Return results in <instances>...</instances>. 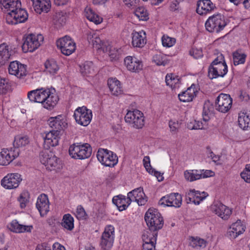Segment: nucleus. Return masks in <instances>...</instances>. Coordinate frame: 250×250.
I'll use <instances>...</instances> for the list:
<instances>
[{"label":"nucleus","mask_w":250,"mask_h":250,"mask_svg":"<svg viewBox=\"0 0 250 250\" xmlns=\"http://www.w3.org/2000/svg\"><path fill=\"white\" fill-rule=\"evenodd\" d=\"M145 220L150 231L157 232L164 225V220L161 214L155 208H149L146 212Z\"/></svg>","instance_id":"1"},{"label":"nucleus","mask_w":250,"mask_h":250,"mask_svg":"<svg viewBox=\"0 0 250 250\" xmlns=\"http://www.w3.org/2000/svg\"><path fill=\"white\" fill-rule=\"evenodd\" d=\"M92 153V148L87 143L81 144L75 143L69 148V153L72 158L76 159H84L89 157Z\"/></svg>","instance_id":"2"},{"label":"nucleus","mask_w":250,"mask_h":250,"mask_svg":"<svg viewBox=\"0 0 250 250\" xmlns=\"http://www.w3.org/2000/svg\"><path fill=\"white\" fill-rule=\"evenodd\" d=\"M227 25L225 17L221 14H217L208 18L205 23V27L209 32L218 33Z\"/></svg>","instance_id":"3"},{"label":"nucleus","mask_w":250,"mask_h":250,"mask_svg":"<svg viewBox=\"0 0 250 250\" xmlns=\"http://www.w3.org/2000/svg\"><path fill=\"white\" fill-rule=\"evenodd\" d=\"M115 237V229L113 226H106L101 237L100 246L102 250H110Z\"/></svg>","instance_id":"4"},{"label":"nucleus","mask_w":250,"mask_h":250,"mask_svg":"<svg viewBox=\"0 0 250 250\" xmlns=\"http://www.w3.org/2000/svg\"><path fill=\"white\" fill-rule=\"evenodd\" d=\"M97 157L99 161L104 166L113 167L118 163V157L112 151L104 148H99Z\"/></svg>","instance_id":"5"},{"label":"nucleus","mask_w":250,"mask_h":250,"mask_svg":"<svg viewBox=\"0 0 250 250\" xmlns=\"http://www.w3.org/2000/svg\"><path fill=\"white\" fill-rule=\"evenodd\" d=\"M43 41L42 35H35L33 34L28 35L24 39L22 48L24 52H33L37 49Z\"/></svg>","instance_id":"6"},{"label":"nucleus","mask_w":250,"mask_h":250,"mask_svg":"<svg viewBox=\"0 0 250 250\" xmlns=\"http://www.w3.org/2000/svg\"><path fill=\"white\" fill-rule=\"evenodd\" d=\"M73 116L78 124L85 126L91 122L92 111L84 106L79 107L74 111Z\"/></svg>","instance_id":"7"},{"label":"nucleus","mask_w":250,"mask_h":250,"mask_svg":"<svg viewBox=\"0 0 250 250\" xmlns=\"http://www.w3.org/2000/svg\"><path fill=\"white\" fill-rule=\"evenodd\" d=\"M11 13H7L6 15V21L9 24H17L20 23L25 22L28 17L27 11L21 7L13 11Z\"/></svg>","instance_id":"8"},{"label":"nucleus","mask_w":250,"mask_h":250,"mask_svg":"<svg viewBox=\"0 0 250 250\" xmlns=\"http://www.w3.org/2000/svg\"><path fill=\"white\" fill-rule=\"evenodd\" d=\"M126 123L132 124L136 128H142L145 124L143 113L136 109L133 111H128L125 117Z\"/></svg>","instance_id":"9"},{"label":"nucleus","mask_w":250,"mask_h":250,"mask_svg":"<svg viewBox=\"0 0 250 250\" xmlns=\"http://www.w3.org/2000/svg\"><path fill=\"white\" fill-rule=\"evenodd\" d=\"M56 44L57 47L61 49L62 53L66 56L71 55L76 50L75 43L68 36H65L57 40Z\"/></svg>","instance_id":"10"},{"label":"nucleus","mask_w":250,"mask_h":250,"mask_svg":"<svg viewBox=\"0 0 250 250\" xmlns=\"http://www.w3.org/2000/svg\"><path fill=\"white\" fill-rule=\"evenodd\" d=\"M232 104V99L229 95L221 93L216 100V109L221 112L227 113L231 108Z\"/></svg>","instance_id":"11"},{"label":"nucleus","mask_w":250,"mask_h":250,"mask_svg":"<svg viewBox=\"0 0 250 250\" xmlns=\"http://www.w3.org/2000/svg\"><path fill=\"white\" fill-rule=\"evenodd\" d=\"M182 202V198L181 194L172 193L162 197L159 201V204L164 207L179 208L181 206Z\"/></svg>","instance_id":"12"},{"label":"nucleus","mask_w":250,"mask_h":250,"mask_svg":"<svg viewBox=\"0 0 250 250\" xmlns=\"http://www.w3.org/2000/svg\"><path fill=\"white\" fill-rule=\"evenodd\" d=\"M22 179L19 173H9L1 181V186L6 189H14L18 188Z\"/></svg>","instance_id":"13"},{"label":"nucleus","mask_w":250,"mask_h":250,"mask_svg":"<svg viewBox=\"0 0 250 250\" xmlns=\"http://www.w3.org/2000/svg\"><path fill=\"white\" fill-rule=\"evenodd\" d=\"M211 210L212 212L225 220H228L232 213L230 209L218 201L213 203L211 206Z\"/></svg>","instance_id":"14"},{"label":"nucleus","mask_w":250,"mask_h":250,"mask_svg":"<svg viewBox=\"0 0 250 250\" xmlns=\"http://www.w3.org/2000/svg\"><path fill=\"white\" fill-rule=\"evenodd\" d=\"M19 155V149H8L4 148L0 152V165L6 166L9 164Z\"/></svg>","instance_id":"15"},{"label":"nucleus","mask_w":250,"mask_h":250,"mask_svg":"<svg viewBox=\"0 0 250 250\" xmlns=\"http://www.w3.org/2000/svg\"><path fill=\"white\" fill-rule=\"evenodd\" d=\"M228 72V66L225 62L218 64L209 66L208 70V76L210 79L219 77H223Z\"/></svg>","instance_id":"16"},{"label":"nucleus","mask_w":250,"mask_h":250,"mask_svg":"<svg viewBox=\"0 0 250 250\" xmlns=\"http://www.w3.org/2000/svg\"><path fill=\"white\" fill-rule=\"evenodd\" d=\"M50 90L44 88L33 90L28 93L27 97L31 102L38 103L42 105Z\"/></svg>","instance_id":"17"},{"label":"nucleus","mask_w":250,"mask_h":250,"mask_svg":"<svg viewBox=\"0 0 250 250\" xmlns=\"http://www.w3.org/2000/svg\"><path fill=\"white\" fill-rule=\"evenodd\" d=\"M129 199V201L136 202L139 206L145 205L147 201V198L146 196L143 188H136L127 194Z\"/></svg>","instance_id":"18"},{"label":"nucleus","mask_w":250,"mask_h":250,"mask_svg":"<svg viewBox=\"0 0 250 250\" xmlns=\"http://www.w3.org/2000/svg\"><path fill=\"white\" fill-rule=\"evenodd\" d=\"M208 196L207 192H200L194 189L189 190L186 195L187 203H193L195 205H199Z\"/></svg>","instance_id":"19"},{"label":"nucleus","mask_w":250,"mask_h":250,"mask_svg":"<svg viewBox=\"0 0 250 250\" xmlns=\"http://www.w3.org/2000/svg\"><path fill=\"white\" fill-rule=\"evenodd\" d=\"M60 133L59 130H52L47 132L44 138V147L48 149L51 146H55L59 144Z\"/></svg>","instance_id":"20"},{"label":"nucleus","mask_w":250,"mask_h":250,"mask_svg":"<svg viewBox=\"0 0 250 250\" xmlns=\"http://www.w3.org/2000/svg\"><path fill=\"white\" fill-rule=\"evenodd\" d=\"M8 71L9 74L20 78L26 75V65L17 61H13L9 65Z\"/></svg>","instance_id":"21"},{"label":"nucleus","mask_w":250,"mask_h":250,"mask_svg":"<svg viewBox=\"0 0 250 250\" xmlns=\"http://www.w3.org/2000/svg\"><path fill=\"white\" fill-rule=\"evenodd\" d=\"M59 100L55 89H50L42 106L47 110H52L57 105Z\"/></svg>","instance_id":"22"},{"label":"nucleus","mask_w":250,"mask_h":250,"mask_svg":"<svg viewBox=\"0 0 250 250\" xmlns=\"http://www.w3.org/2000/svg\"><path fill=\"white\" fill-rule=\"evenodd\" d=\"M36 207L41 216L45 215L49 210V202L47 195L41 194L37 199Z\"/></svg>","instance_id":"23"},{"label":"nucleus","mask_w":250,"mask_h":250,"mask_svg":"<svg viewBox=\"0 0 250 250\" xmlns=\"http://www.w3.org/2000/svg\"><path fill=\"white\" fill-rule=\"evenodd\" d=\"M215 8L210 0H199L197 3L196 12L200 15H206Z\"/></svg>","instance_id":"24"},{"label":"nucleus","mask_w":250,"mask_h":250,"mask_svg":"<svg viewBox=\"0 0 250 250\" xmlns=\"http://www.w3.org/2000/svg\"><path fill=\"white\" fill-rule=\"evenodd\" d=\"M126 68L130 71L136 72L142 69V62L134 57L127 56L124 60Z\"/></svg>","instance_id":"25"},{"label":"nucleus","mask_w":250,"mask_h":250,"mask_svg":"<svg viewBox=\"0 0 250 250\" xmlns=\"http://www.w3.org/2000/svg\"><path fill=\"white\" fill-rule=\"evenodd\" d=\"M131 43L134 47L142 48L146 43V34L145 32L133 31L131 34Z\"/></svg>","instance_id":"26"},{"label":"nucleus","mask_w":250,"mask_h":250,"mask_svg":"<svg viewBox=\"0 0 250 250\" xmlns=\"http://www.w3.org/2000/svg\"><path fill=\"white\" fill-rule=\"evenodd\" d=\"M198 93L197 88L195 84H192L187 90L178 94V97L180 101L183 102H189L196 96Z\"/></svg>","instance_id":"27"},{"label":"nucleus","mask_w":250,"mask_h":250,"mask_svg":"<svg viewBox=\"0 0 250 250\" xmlns=\"http://www.w3.org/2000/svg\"><path fill=\"white\" fill-rule=\"evenodd\" d=\"M48 125L54 130H59V133L61 131L65 128L67 124L62 119V115H58L55 117H50L48 120Z\"/></svg>","instance_id":"28"},{"label":"nucleus","mask_w":250,"mask_h":250,"mask_svg":"<svg viewBox=\"0 0 250 250\" xmlns=\"http://www.w3.org/2000/svg\"><path fill=\"white\" fill-rule=\"evenodd\" d=\"M35 11L39 14L47 13L51 8L50 0H31Z\"/></svg>","instance_id":"29"},{"label":"nucleus","mask_w":250,"mask_h":250,"mask_svg":"<svg viewBox=\"0 0 250 250\" xmlns=\"http://www.w3.org/2000/svg\"><path fill=\"white\" fill-rule=\"evenodd\" d=\"M245 230V227L240 221L233 223L228 230L230 238L234 239L243 233Z\"/></svg>","instance_id":"30"},{"label":"nucleus","mask_w":250,"mask_h":250,"mask_svg":"<svg viewBox=\"0 0 250 250\" xmlns=\"http://www.w3.org/2000/svg\"><path fill=\"white\" fill-rule=\"evenodd\" d=\"M129 200L128 197L126 198L124 195H119L113 198L112 202L117 206L120 211H123L125 210L130 204L131 201H129Z\"/></svg>","instance_id":"31"},{"label":"nucleus","mask_w":250,"mask_h":250,"mask_svg":"<svg viewBox=\"0 0 250 250\" xmlns=\"http://www.w3.org/2000/svg\"><path fill=\"white\" fill-rule=\"evenodd\" d=\"M5 43L0 44V64H5L11 59L12 50Z\"/></svg>","instance_id":"32"},{"label":"nucleus","mask_w":250,"mask_h":250,"mask_svg":"<svg viewBox=\"0 0 250 250\" xmlns=\"http://www.w3.org/2000/svg\"><path fill=\"white\" fill-rule=\"evenodd\" d=\"M9 229L16 233L31 232L33 229L32 226H25L21 225L16 220H13L8 227Z\"/></svg>","instance_id":"33"},{"label":"nucleus","mask_w":250,"mask_h":250,"mask_svg":"<svg viewBox=\"0 0 250 250\" xmlns=\"http://www.w3.org/2000/svg\"><path fill=\"white\" fill-rule=\"evenodd\" d=\"M1 4L6 10L7 13H11L12 10L15 11L21 7L20 0H0Z\"/></svg>","instance_id":"34"},{"label":"nucleus","mask_w":250,"mask_h":250,"mask_svg":"<svg viewBox=\"0 0 250 250\" xmlns=\"http://www.w3.org/2000/svg\"><path fill=\"white\" fill-rule=\"evenodd\" d=\"M44 65V71L50 75H54L57 74L60 69L57 62L53 59L47 60Z\"/></svg>","instance_id":"35"},{"label":"nucleus","mask_w":250,"mask_h":250,"mask_svg":"<svg viewBox=\"0 0 250 250\" xmlns=\"http://www.w3.org/2000/svg\"><path fill=\"white\" fill-rule=\"evenodd\" d=\"M111 93L115 96L122 94V90L120 82L116 79H109L107 83Z\"/></svg>","instance_id":"36"},{"label":"nucleus","mask_w":250,"mask_h":250,"mask_svg":"<svg viewBox=\"0 0 250 250\" xmlns=\"http://www.w3.org/2000/svg\"><path fill=\"white\" fill-rule=\"evenodd\" d=\"M61 161L52 152H50V159L46 166V168L50 170H56L60 168Z\"/></svg>","instance_id":"37"},{"label":"nucleus","mask_w":250,"mask_h":250,"mask_svg":"<svg viewBox=\"0 0 250 250\" xmlns=\"http://www.w3.org/2000/svg\"><path fill=\"white\" fill-rule=\"evenodd\" d=\"M189 245L193 248L200 249L206 247L207 242L199 237L190 236L189 238Z\"/></svg>","instance_id":"38"},{"label":"nucleus","mask_w":250,"mask_h":250,"mask_svg":"<svg viewBox=\"0 0 250 250\" xmlns=\"http://www.w3.org/2000/svg\"><path fill=\"white\" fill-rule=\"evenodd\" d=\"M61 225L62 227L68 230H72L74 227V218L70 214H64L63 216Z\"/></svg>","instance_id":"39"},{"label":"nucleus","mask_w":250,"mask_h":250,"mask_svg":"<svg viewBox=\"0 0 250 250\" xmlns=\"http://www.w3.org/2000/svg\"><path fill=\"white\" fill-rule=\"evenodd\" d=\"M200 172V170L197 169L186 170L184 172V176L187 180L193 182L201 179Z\"/></svg>","instance_id":"40"},{"label":"nucleus","mask_w":250,"mask_h":250,"mask_svg":"<svg viewBox=\"0 0 250 250\" xmlns=\"http://www.w3.org/2000/svg\"><path fill=\"white\" fill-rule=\"evenodd\" d=\"M238 122L239 126L243 129L250 126V118L246 113H241L239 114Z\"/></svg>","instance_id":"41"},{"label":"nucleus","mask_w":250,"mask_h":250,"mask_svg":"<svg viewBox=\"0 0 250 250\" xmlns=\"http://www.w3.org/2000/svg\"><path fill=\"white\" fill-rule=\"evenodd\" d=\"M28 138L27 136H17L15 137L13 142L14 149H18L20 147L25 146L29 143Z\"/></svg>","instance_id":"42"},{"label":"nucleus","mask_w":250,"mask_h":250,"mask_svg":"<svg viewBox=\"0 0 250 250\" xmlns=\"http://www.w3.org/2000/svg\"><path fill=\"white\" fill-rule=\"evenodd\" d=\"M80 71L83 75H88L94 73L93 64L91 62H85L80 66Z\"/></svg>","instance_id":"43"},{"label":"nucleus","mask_w":250,"mask_h":250,"mask_svg":"<svg viewBox=\"0 0 250 250\" xmlns=\"http://www.w3.org/2000/svg\"><path fill=\"white\" fill-rule=\"evenodd\" d=\"M85 15L89 21L94 22L95 24H99L102 21V18L95 14L90 9L86 10Z\"/></svg>","instance_id":"44"},{"label":"nucleus","mask_w":250,"mask_h":250,"mask_svg":"<svg viewBox=\"0 0 250 250\" xmlns=\"http://www.w3.org/2000/svg\"><path fill=\"white\" fill-rule=\"evenodd\" d=\"M246 55L239 51H236L233 53V63L235 65L243 64L245 62Z\"/></svg>","instance_id":"45"},{"label":"nucleus","mask_w":250,"mask_h":250,"mask_svg":"<svg viewBox=\"0 0 250 250\" xmlns=\"http://www.w3.org/2000/svg\"><path fill=\"white\" fill-rule=\"evenodd\" d=\"M157 234V232L155 231H153L152 233L151 232L147 231L146 233H144L142 236L144 243L156 242Z\"/></svg>","instance_id":"46"},{"label":"nucleus","mask_w":250,"mask_h":250,"mask_svg":"<svg viewBox=\"0 0 250 250\" xmlns=\"http://www.w3.org/2000/svg\"><path fill=\"white\" fill-rule=\"evenodd\" d=\"M135 14L140 20L146 21L148 19V13L144 7H138L135 11Z\"/></svg>","instance_id":"47"},{"label":"nucleus","mask_w":250,"mask_h":250,"mask_svg":"<svg viewBox=\"0 0 250 250\" xmlns=\"http://www.w3.org/2000/svg\"><path fill=\"white\" fill-rule=\"evenodd\" d=\"M152 61L158 65H165L167 63L166 56L161 53L154 55L152 58Z\"/></svg>","instance_id":"48"},{"label":"nucleus","mask_w":250,"mask_h":250,"mask_svg":"<svg viewBox=\"0 0 250 250\" xmlns=\"http://www.w3.org/2000/svg\"><path fill=\"white\" fill-rule=\"evenodd\" d=\"M162 42L164 47H170L175 43L176 40L175 38L164 35L162 38Z\"/></svg>","instance_id":"49"},{"label":"nucleus","mask_w":250,"mask_h":250,"mask_svg":"<svg viewBox=\"0 0 250 250\" xmlns=\"http://www.w3.org/2000/svg\"><path fill=\"white\" fill-rule=\"evenodd\" d=\"M10 84L8 81L0 77V94L6 93L9 89Z\"/></svg>","instance_id":"50"},{"label":"nucleus","mask_w":250,"mask_h":250,"mask_svg":"<svg viewBox=\"0 0 250 250\" xmlns=\"http://www.w3.org/2000/svg\"><path fill=\"white\" fill-rule=\"evenodd\" d=\"M210 108H212V106L209 104V103H205L203 106V119L205 122L209 120L208 115L210 113Z\"/></svg>","instance_id":"51"},{"label":"nucleus","mask_w":250,"mask_h":250,"mask_svg":"<svg viewBox=\"0 0 250 250\" xmlns=\"http://www.w3.org/2000/svg\"><path fill=\"white\" fill-rule=\"evenodd\" d=\"M18 200L20 203L21 208H25L28 202V193L25 192H22L18 197Z\"/></svg>","instance_id":"52"},{"label":"nucleus","mask_w":250,"mask_h":250,"mask_svg":"<svg viewBox=\"0 0 250 250\" xmlns=\"http://www.w3.org/2000/svg\"><path fill=\"white\" fill-rule=\"evenodd\" d=\"M241 176L244 181L250 183V164H247L245 169L241 173Z\"/></svg>","instance_id":"53"},{"label":"nucleus","mask_w":250,"mask_h":250,"mask_svg":"<svg viewBox=\"0 0 250 250\" xmlns=\"http://www.w3.org/2000/svg\"><path fill=\"white\" fill-rule=\"evenodd\" d=\"M50 152L46 150L42 151L40 154V161L45 166L48 163V160L50 159Z\"/></svg>","instance_id":"54"},{"label":"nucleus","mask_w":250,"mask_h":250,"mask_svg":"<svg viewBox=\"0 0 250 250\" xmlns=\"http://www.w3.org/2000/svg\"><path fill=\"white\" fill-rule=\"evenodd\" d=\"M188 127L190 129H202L204 128V125L201 122L194 121L193 123L188 124Z\"/></svg>","instance_id":"55"},{"label":"nucleus","mask_w":250,"mask_h":250,"mask_svg":"<svg viewBox=\"0 0 250 250\" xmlns=\"http://www.w3.org/2000/svg\"><path fill=\"white\" fill-rule=\"evenodd\" d=\"M86 213L83 208L81 206L79 205L77 207L76 210V217L79 219H84L86 218Z\"/></svg>","instance_id":"56"},{"label":"nucleus","mask_w":250,"mask_h":250,"mask_svg":"<svg viewBox=\"0 0 250 250\" xmlns=\"http://www.w3.org/2000/svg\"><path fill=\"white\" fill-rule=\"evenodd\" d=\"M143 163L146 171L150 174H153L154 169L152 168L150 163L149 156H145L143 159Z\"/></svg>","instance_id":"57"},{"label":"nucleus","mask_w":250,"mask_h":250,"mask_svg":"<svg viewBox=\"0 0 250 250\" xmlns=\"http://www.w3.org/2000/svg\"><path fill=\"white\" fill-rule=\"evenodd\" d=\"M143 163L146 171L150 174H153L154 169L152 168L150 163L149 156H145L143 159Z\"/></svg>","instance_id":"58"},{"label":"nucleus","mask_w":250,"mask_h":250,"mask_svg":"<svg viewBox=\"0 0 250 250\" xmlns=\"http://www.w3.org/2000/svg\"><path fill=\"white\" fill-rule=\"evenodd\" d=\"M169 127L170 128V131L173 133H176L178 129L180 127V125L178 122L173 121L172 120L169 122Z\"/></svg>","instance_id":"59"},{"label":"nucleus","mask_w":250,"mask_h":250,"mask_svg":"<svg viewBox=\"0 0 250 250\" xmlns=\"http://www.w3.org/2000/svg\"><path fill=\"white\" fill-rule=\"evenodd\" d=\"M173 81H179V80L173 77L172 74H167L166 77V83L171 88H174L175 85H173Z\"/></svg>","instance_id":"60"},{"label":"nucleus","mask_w":250,"mask_h":250,"mask_svg":"<svg viewBox=\"0 0 250 250\" xmlns=\"http://www.w3.org/2000/svg\"><path fill=\"white\" fill-rule=\"evenodd\" d=\"M189 54L195 59H198L203 56L202 50L201 49L192 48L190 50Z\"/></svg>","instance_id":"61"},{"label":"nucleus","mask_w":250,"mask_h":250,"mask_svg":"<svg viewBox=\"0 0 250 250\" xmlns=\"http://www.w3.org/2000/svg\"><path fill=\"white\" fill-rule=\"evenodd\" d=\"M200 170L201 171L200 174H201V179L211 177L214 174V172L210 170L202 169Z\"/></svg>","instance_id":"62"},{"label":"nucleus","mask_w":250,"mask_h":250,"mask_svg":"<svg viewBox=\"0 0 250 250\" xmlns=\"http://www.w3.org/2000/svg\"><path fill=\"white\" fill-rule=\"evenodd\" d=\"M139 1L140 0H123L125 5L129 7H132L133 8L137 6Z\"/></svg>","instance_id":"63"},{"label":"nucleus","mask_w":250,"mask_h":250,"mask_svg":"<svg viewBox=\"0 0 250 250\" xmlns=\"http://www.w3.org/2000/svg\"><path fill=\"white\" fill-rule=\"evenodd\" d=\"M156 242H150L148 243H143V247L144 250H154L155 248Z\"/></svg>","instance_id":"64"}]
</instances>
